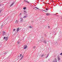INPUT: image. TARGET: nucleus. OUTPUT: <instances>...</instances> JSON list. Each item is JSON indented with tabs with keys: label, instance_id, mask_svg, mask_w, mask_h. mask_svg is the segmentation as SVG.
<instances>
[{
	"label": "nucleus",
	"instance_id": "nucleus-1",
	"mask_svg": "<svg viewBox=\"0 0 62 62\" xmlns=\"http://www.w3.org/2000/svg\"><path fill=\"white\" fill-rule=\"evenodd\" d=\"M53 62H57V59L56 58H55L53 60Z\"/></svg>",
	"mask_w": 62,
	"mask_h": 62
},
{
	"label": "nucleus",
	"instance_id": "nucleus-2",
	"mask_svg": "<svg viewBox=\"0 0 62 62\" xmlns=\"http://www.w3.org/2000/svg\"><path fill=\"white\" fill-rule=\"evenodd\" d=\"M21 20H20V23H23V18H20Z\"/></svg>",
	"mask_w": 62,
	"mask_h": 62
},
{
	"label": "nucleus",
	"instance_id": "nucleus-3",
	"mask_svg": "<svg viewBox=\"0 0 62 62\" xmlns=\"http://www.w3.org/2000/svg\"><path fill=\"white\" fill-rule=\"evenodd\" d=\"M26 0H24V2H26V3H28V4H29V2L26 1Z\"/></svg>",
	"mask_w": 62,
	"mask_h": 62
},
{
	"label": "nucleus",
	"instance_id": "nucleus-4",
	"mask_svg": "<svg viewBox=\"0 0 62 62\" xmlns=\"http://www.w3.org/2000/svg\"><path fill=\"white\" fill-rule=\"evenodd\" d=\"M27 48V45H25L24 47V49H26Z\"/></svg>",
	"mask_w": 62,
	"mask_h": 62
},
{
	"label": "nucleus",
	"instance_id": "nucleus-5",
	"mask_svg": "<svg viewBox=\"0 0 62 62\" xmlns=\"http://www.w3.org/2000/svg\"><path fill=\"white\" fill-rule=\"evenodd\" d=\"M18 22L19 21H18L17 20H16L15 21V23H16V24L17 23H18Z\"/></svg>",
	"mask_w": 62,
	"mask_h": 62
},
{
	"label": "nucleus",
	"instance_id": "nucleus-6",
	"mask_svg": "<svg viewBox=\"0 0 62 62\" xmlns=\"http://www.w3.org/2000/svg\"><path fill=\"white\" fill-rule=\"evenodd\" d=\"M19 29H20V28H17L16 29V31L17 32H18V31H19L20 30Z\"/></svg>",
	"mask_w": 62,
	"mask_h": 62
},
{
	"label": "nucleus",
	"instance_id": "nucleus-7",
	"mask_svg": "<svg viewBox=\"0 0 62 62\" xmlns=\"http://www.w3.org/2000/svg\"><path fill=\"white\" fill-rule=\"evenodd\" d=\"M8 37H6V41H7V40H8Z\"/></svg>",
	"mask_w": 62,
	"mask_h": 62
},
{
	"label": "nucleus",
	"instance_id": "nucleus-8",
	"mask_svg": "<svg viewBox=\"0 0 62 62\" xmlns=\"http://www.w3.org/2000/svg\"><path fill=\"white\" fill-rule=\"evenodd\" d=\"M58 60L59 61L60 60V58L59 57V56H58Z\"/></svg>",
	"mask_w": 62,
	"mask_h": 62
},
{
	"label": "nucleus",
	"instance_id": "nucleus-9",
	"mask_svg": "<svg viewBox=\"0 0 62 62\" xmlns=\"http://www.w3.org/2000/svg\"><path fill=\"white\" fill-rule=\"evenodd\" d=\"M43 42L44 43H45L46 44L47 43V42H46V40L44 41Z\"/></svg>",
	"mask_w": 62,
	"mask_h": 62
},
{
	"label": "nucleus",
	"instance_id": "nucleus-10",
	"mask_svg": "<svg viewBox=\"0 0 62 62\" xmlns=\"http://www.w3.org/2000/svg\"><path fill=\"white\" fill-rule=\"evenodd\" d=\"M14 4V3H12L10 6V7H12V6Z\"/></svg>",
	"mask_w": 62,
	"mask_h": 62
},
{
	"label": "nucleus",
	"instance_id": "nucleus-11",
	"mask_svg": "<svg viewBox=\"0 0 62 62\" xmlns=\"http://www.w3.org/2000/svg\"><path fill=\"white\" fill-rule=\"evenodd\" d=\"M46 15L47 16H48L49 15H50V13H47L46 14Z\"/></svg>",
	"mask_w": 62,
	"mask_h": 62
},
{
	"label": "nucleus",
	"instance_id": "nucleus-12",
	"mask_svg": "<svg viewBox=\"0 0 62 62\" xmlns=\"http://www.w3.org/2000/svg\"><path fill=\"white\" fill-rule=\"evenodd\" d=\"M44 54H42L41 55V57H43V56H44Z\"/></svg>",
	"mask_w": 62,
	"mask_h": 62
},
{
	"label": "nucleus",
	"instance_id": "nucleus-13",
	"mask_svg": "<svg viewBox=\"0 0 62 62\" xmlns=\"http://www.w3.org/2000/svg\"><path fill=\"white\" fill-rule=\"evenodd\" d=\"M23 55L22 56V57H21V58L20 59V60H21V59H22V58H23Z\"/></svg>",
	"mask_w": 62,
	"mask_h": 62
},
{
	"label": "nucleus",
	"instance_id": "nucleus-14",
	"mask_svg": "<svg viewBox=\"0 0 62 62\" xmlns=\"http://www.w3.org/2000/svg\"><path fill=\"white\" fill-rule=\"evenodd\" d=\"M35 8H37V9H39V8H38L36 7H35Z\"/></svg>",
	"mask_w": 62,
	"mask_h": 62
},
{
	"label": "nucleus",
	"instance_id": "nucleus-15",
	"mask_svg": "<svg viewBox=\"0 0 62 62\" xmlns=\"http://www.w3.org/2000/svg\"><path fill=\"white\" fill-rule=\"evenodd\" d=\"M48 56H49V54H47V56L46 57V58H47V57H48Z\"/></svg>",
	"mask_w": 62,
	"mask_h": 62
},
{
	"label": "nucleus",
	"instance_id": "nucleus-16",
	"mask_svg": "<svg viewBox=\"0 0 62 62\" xmlns=\"http://www.w3.org/2000/svg\"><path fill=\"white\" fill-rule=\"evenodd\" d=\"M33 48H34V49H35V48H36V46H34L33 47Z\"/></svg>",
	"mask_w": 62,
	"mask_h": 62
},
{
	"label": "nucleus",
	"instance_id": "nucleus-17",
	"mask_svg": "<svg viewBox=\"0 0 62 62\" xmlns=\"http://www.w3.org/2000/svg\"><path fill=\"white\" fill-rule=\"evenodd\" d=\"M26 17H27V16H24L23 17V18H26Z\"/></svg>",
	"mask_w": 62,
	"mask_h": 62
},
{
	"label": "nucleus",
	"instance_id": "nucleus-18",
	"mask_svg": "<svg viewBox=\"0 0 62 62\" xmlns=\"http://www.w3.org/2000/svg\"><path fill=\"white\" fill-rule=\"evenodd\" d=\"M3 27V25H1V28H2V27Z\"/></svg>",
	"mask_w": 62,
	"mask_h": 62
},
{
	"label": "nucleus",
	"instance_id": "nucleus-19",
	"mask_svg": "<svg viewBox=\"0 0 62 62\" xmlns=\"http://www.w3.org/2000/svg\"><path fill=\"white\" fill-rule=\"evenodd\" d=\"M23 9H24V10L25 9H26V8L25 7L23 8Z\"/></svg>",
	"mask_w": 62,
	"mask_h": 62
},
{
	"label": "nucleus",
	"instance_id": "nucleus-20",
	"mask_svg": "<svg viewBox=\"0 0 62 62\" xmlns=\"http://www.w3.org/2000/svg\"><path fill=\"white\" fill-rule=\"evenodd\" d=\"M24 12H25V13H26V11L25 10H24Z\"/></svg>",
	"mask_w": 62,
	"mask_h": 62
},
{
	"label": "nucleus",
	"instance_id": "nucleus-21",
	"mask_svg": "<svg viewBox=\"0 0 62 62\" xmlns=\"http://www.w3.org/2000/svg\"><path fill=\"white\" fill-rule=\"evenodd\" d=\"M56 14H58V13H56V14H54V15H56Z\"/></svg>",
	"mask_w": 62,
	"mask_h": 62
},
{
	"label": "nucleus",
	"instance_id": "nucleus-22",
	"mask_svg": "<svg viewBox=\"0 0 62 62\" xmlns=\"http://www.w3.org/2000/svg\"><path fill=\"white\" fill-rule=\"evenodd\" d=\"M6 37H5L4 38H3V39H6Z\"/></svg>",
	"mask_w": 62,
	"mask_h": 62
},
{
	"label": "nucleus",
	"instance_id": "nucleus-23",
	"mask_svg": "<svg viewBox=\"0 0 62 62\" xmlns=\"http://www.w3.org/2000/svg\"><path fill=\"white\" fill-rule=\"evenodd\" d=\"M30 28H32V27H31V26H30Z\"/></svg>",
	"mask_w": 62,
	"mask_h": 62
},
{
	"label": "nucleus",
	"instance_id": "nucleus-24",
	"mask_svg": "<svg viewBox=\"0 0 62 62\" xmlns=\"http://www.w3.org/2000/svg\"><path fill=\"white\" fill-rule=\"evenodd\" d=\"M2 11V9L0 10V12H1Z\"/></svg>",
	"mask_w": 62,
	"mask_h": 62
},
{
	"label": "nucleus",
	"instance_id": "nucleus-25",
	"mask_svg": "<svg viewBox=\"0 0 62 62\" xmlns=\"http://www.w3.org/2000/svg\"><path fill=\"white\" fill-rule=\"evenodd\" d=\"M16 30V29H15L13 30V31H15Z\"/></svg>",
	"mask_w": 62,
	"mask_h": 62
},
{
	"label": "nucleus",
	"instance_id": "nucleus-26",
	"mask_svg": "<svg viewBox=\"0 0 62 62\" xmlns=\"http://www.w3.org/2000/svg\"><path fill=\"white\" fill-rule=\"evenodd\" d=\"M20 43V42L19 41H18L17 42V43L18 44H19V43Z\"/></svg>",
	"mask_w": 62,
	"mask_h": 62
},
{
	"label": "nucleus",
	"instance_id": "nucleus-27",
	"mask_svg": "<svg viewBox=\"0 0 62 62\" xmlns=\"http://www.w3.org/2000/svg\"><path fill=\"white\" fill-rule=\"evenodd\" d=\"M60 55H62V53H61V54H60Z\"/></svg>",
	"mask_w": 62,
	"mask_h": 62
},
{
	"label": "nucleus",
	"instance_id": "nucleus-28",
	"mask_svg": "<svg viewBox=\"0 0 62 62\" xmlns=\"http://www.w3.org/2000/svg\"><path fill=\"white\" fill-rule=\"evenodd\" d=\"M22 56V54H20V57H21Z\"/></svg>",
	"mask_w": 62,
	"mask_h": 62
},
{
	"label": "nucleus",
	"instance_id": "nucleus-29",
	"mask_svg": "<svg viewBox=\"0 0 62 62\" xmlns=\"http://www.w3.org/2000/svg\"><path fill=\"white\" fill-rule=\"evenodd\" d=\"M50 59H48V61H50Z\"/></svg>",
	"mask_w": 62,
	"mask_h": 62
},
{
	"label": "nucleus",
	"instance_id": "nucleus-30",
	"mask_svg": "<svg viewBox=\"0 0 62 62\" xmlns=\"http://www.w3.org/2000/svg\"><path fill=\"white\" fill-rule=\"evenodd\" d=\"M46 10H47V11H48V9H47V8H46Z\"/></svg>",
	"mask_w": 62,
	"mask_h": 62
},
{
	"label": "nucleus",
	"instance_id": "nucleus-31",
	"mask_svg": "<svg viewBox=\"0 0 62 62\" xmlns=\"http://www.w3.org/2000/svg\"><path fill=\"white\" fill-rule=\"evenodd\" d=\"M43 11H45V12H46V11H45V10H43Z\"/></svg>",
	"mask_w": 62,
	"mask_h": 62
},
{
	"label": "nucleus",
	"instance_id": "nucleus-32",
	"mask_svg": "<svg viewBox=\"0 0 62 62\" xmlns=\"http://www.w3.org/2000/svg\"><path fill=\"white\" fill-rule=\"evenodd\" d=\"M3 33H5V31H3Z\"/></svg>",
	"mask_w": 62,
	"mask_h": 62
},
{
	"label": "nucleus",
	"instance_id": "nucleus-33",
	"mask_svg": "<svg viewBox=\"0 0 62 62\" xmlns=\"http://www.w3.org/2000/svg\"><path fill=\"white\" fill-rule=\"evenodd\" d=\"M21 15V13H20L19 14L20 15Z\"/></svg>",
	"mask_w": 62,
	"mask_h": 62
},
{
	"label": "nucleus",
	"instance_id": "nucleus-34",
	"mask_svg": "<svg viewBox=\"0 0 62 62\" xmlns=\"http://www.w3.org/2000/svg\"><path fill=\"white\" fill-rule=\"evenodd\" d=\"M4 54H7V53H5Z\"/></svg>",
	"mask_w": 62,
	"mask_h": 62
},
{
	"label": "nucleus",
	"instance_id": "nucleus-35",
	"mask_svg": "<svg viewBox=\"0 0 62 62\" xmlns=\"http://www.w3.org/2000/svg\"><path fill=\"white\" fill-rule=\"evenodd\" d=\"M47 9H48H48H49V8H47Z\"/></svg>",
	"mask_w": 62,
	"mask_h": 62
},
{
	"label": "nucleus",
	"instance_id": "nucleus-36",
	"mask_svg": "<svg viewBox=\"0 0 62 62\" xmlns=\"http://www.w3.org/2000/svg\"><path fill=\"white\" fill-rule=\"evenodd\" d=\"M45 35V36H46V35Z\"/></svg>",
	"mask_w": 62,
	"mask_h": 62
},
{
	"label": "nucleus",
	"instance_id": "nucleus-37",
	"mask_svg": "<svg viewBox=\"0 0 62 62\" xmlns=\"http://www.w3.org/2000/svg\"><path fill=\"white\" fill-rule=\"evenodd\" d=\"M34 9H35V8H33Z\"/></svg>",
	"mask_w": 62,
	"mask_h": 62
},
{
	"label": "nucleus",
	"instance_id": "nucleus-38",
	"mask_svg": "<svg viewBox=\"0 0 62 62\" xmlns=\"http://www.w3.org/2000/svg\"><path fill=\"white\" fill-rule=\"evenodd\" d=\"M49 26H48V27H49Z\"/></svg>",
	"mask_w": 62,
	"mask_h": 62
}]
</instances>
